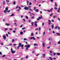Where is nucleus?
<instances>
[{"instance_id": "nucleus-1", "label": "nucleus", "mask_w": 60, "mask_h": 60, "mask_svg": "<svg viewBox=\"0 0 60 60\" xmlns=\"http://www.w3.org/2000/svg\"><path fill=\"white\" fill-rule=\"evenodd\" d=\"M29 8H31V6L29 5L28 7H25L24 8V9L25 10H28Z\"/></svg>"}, {"instance_id": "nucleus-2", "label": "nucleus", "mask_w": 60, "mask_h": 60, "mask_svg": "<svg viewBox=\"0 0 60 60\" xmlns=\"http://www.w3.org/2000/svg\"><path fill=\"white\" fill-rule=\"evenodd\" d=\"M30 46H31V45H25V48H26V50H28V48H30Z\"/></svg>"}, {"instance_id": "nucleus-3", "label": "nucleus", "mask_w": 60, "mask_h": 60, "mask_svg": "<svg viewBox=\"0 0 60 60\" xmlns=\"http://www.w3.org/2000/svg\"><path fill=\"white\" fill-rule=\"evenodd\" d=\"M11 53L13 54L16 53V51L14 50H13V49L12 48L11 49Z\"/></svg>"}, {"instance_id": "nucleus-4", "label": "nucleus", "mask_w": 60, "mask_h": 60, "mask_svg": "<svg viewBox=\"0 0 60 60\" xmlns=\"http://www.w3.org/2000/svg\"><path fill=\"white\" fill-rule=\"evenodd\" d=\"M3 37L4 38V40H5L6 39V35H3Z\"/></svg>"}, {"instance_id": "nucleus-5", "label": "nucleus", "mask_w": 60, "mask_h": 60, "mask_svg": "<svg viewBox=\"0 0 60 60\" xmlns=\"http://www.w3.org/2000/svg\"><path fill=\"white\" fill-rule=\"evenodd\" d=\"M30 39H33V40H35L36 38L34 37H31L30 38Z\"/></svg>"}, {"instance_id": "nucleus-6", "label": "nucleus", "mask_w": 60, "mask_h": 60, "mask_svg": "<svg viewBox=\"0 0 60 60\" xmlns=\"http://www.w3.org/2000/svg\"><path fill=\"white\" fill-rule=\"evenodd\" d=\"M19 45L18 46L17 49H19V47H21V43H20L19 44Z\"/></svg>"}, {"instance_id": "nucleus-7", "label": "nucleus", "mask_w": 60, "mask_h": 60, "mask_svg": "<svg viewBox=\"0 0 60 60\" xmlns=\"http://www.w3.org/2000/svg\"><path fill=\"white\" fill-rule=\"evenodd\" d=\"M5 10L6 11H8V7H6L5 8Z\"/></svg>"}, {"instance_id": "nucleus-8", "label": "nucleus", "mask_w": 60, "mask_h": 60, "mask_svg": "<svg viewBox=\"0 0 60 60\" xmlns=\"http://www.w3.org/2000/svg\"><path fill=\"white\" fill-rule=\"evenodd\" d=\"M45 43H44V42H43V47H44V48L45 47Z\"/></svg>"}, {"instance_id": "nucleus-9", "label": "nucleus", "mask_w": 60, "mask_h": 60, "mask_svg": "<svg viewBox=\"0 0 60 60\" xmlns=\"http://www.w3.org/2000/svg\"><path fill=\"white\" fill-rule=\"evenodd\" d=\"M60 8H59L58 9V10H57L58 12H59H59H60Z\"/></svg>"}, {"instance_id": "nucleus-10", "label": "nucleus", "mask_w": 60, "mask_h": 60, "mask_svg": "<svg viewBox=\"0 0 60 60\" xmlns=\"http://www.w3.org/2000/svg\"><path fill=\"white\" fill-rule=\"evenodd\" d=\"M6 25L7 26H9L10 25V24L9 23H7L6 24Z\"/></svg>"}, {"instance_id": "nucleus-11", "label": "nucleus", "mask_w": 60, "mask_h": 60, "mask_svg": "<svg viewBox=\"0 0 60 60\" xmlns=\"http://www.w3.org/2000/svg\"><path fill=\"white\" fill-rule=\"evenodd\" d=\"M42 56L43 57H45V54H43L42 55Z\"/></svg>"}, {"instance_id": "nucleus-12", "label": "nucleus", "mask_w": 60, "mask_h": 60, "mask_svg": "<svg viewBox=\"0 0 60 60\" xmlns=\"http://www.w3.org/2000/svg\"><path fill=\"white\" fill-rule=\"evenodd\" d=\"M52 26V29H54V24H52V26Z\"/></svg>"}, {"instance_id": "nucleus-13", "label": "nucleus", "mask_w": 60, "mask_h": 60, "mask_svg": "<svg viewBox=\"0 0 60 60\" xmlns=\"http://www.w3.org/2000/svg\"><path fill=\"white\" fill-rule=\"evenodd\" d=\"M34 35V34L33 33H32L30 34L31 36H33Z\"/></svg>"}, {"instance_id": "nucleus-14", "label": "nucleus", "mask_w": 60, "mask_h": 60, "mask_svg": "<svg viewBox=\"0 0 60 60\" xmlns=\"http://www.w3.org/2000/svg\"><path fill=\"white\" fill-rule=\"evenodd\" d=\"M15 15L14 14H12L10 15V17H12V16H13Z\"/></svg>"}, {"instance_id": "nucleus-15", "label": "nucleus", "mask_w": 60, "mask_h": 60, "mask_svg": "<svg viewBox=\"0 0 60 60\" xmlns=\"http://www.w3.org/2000/svg\"><path fill=\"white\" fill-rule=\"evenodd\" d=\"M26 2L27 3V5H28L29 3V1L27 0L26 1Z\"/></svg>"}, {"instance_id": "nucleus-16", "label": "nucleus", "mask_w": 60, "mask_h": 60, "mask_svg": "<svg viewBox=\"0 0 60 60\" xmlns=\"http://www.w3.org/2000/svg\"><path fill=\"white\" fill-rule=\"evenodd\" d=\"M53 15V13H51V14L50 15V16L51 17H52V15Z\"/></svg>"}, {"instance_id": "nucleus-17", "label": "nucleus", "mask_w": 60, "mask_h": 60, "mask_svg": "<svg viewBox=\"0 0 60 60\" xmlns=\"http://www.w3.org/2000/svg\"><path fill=\"white\" fill-rule=\"evenodd\" d=\"M29 11H33V10H32V9H31V8H30L29 9Z\"/></svg>"}, {"instance_id": "nucleus-18", "label": "nucleus", "mask_w": 60, "mask_h": 60, "mask_svg": "<svg viewBox=\"0 0 60 60\" xmlns=\"http://www.w3.org/2000/svg\"><path fill=\"white\" fill-rule=\"evenodd\" d=\"M14 26H17V24H16V23H14Z\"/></svg>"}, {"instance_id": "nucleus-19", "label": "nucleus", "mask_w": 60, "mask_h": 60, "mask_svg": "<svg viewBox=\"0 0 60 60\" xmlns=\"http://www.w3.org/2000/svg\"><path fill=\"white\" fill-rule=\"evenodd\" d=\"M15 41V39H13L12 40V43H13V42H14Z\"/></svg>"}, {"instance_id": "nucleus-20", "label": "nucleus", "mask_w": 60, "mask_h": 60, "mask_svg": "<svg viewBox=\"0 0 60 60\" xmlns=\"http://www.w3.org/2000/svg\"><path fill=\"white\" fill-rule=\"evenodd\" d=\"M39 19H41V18H42V16L41 15V17L39 16Z\"/></svg>"}, {"instance_id": "nucleus-21", "label": "nucleus", "mask_w": 60, "mask_h": 60, "mask_svg": "<svg viewBox=\"0 0 60 60\" xmlns=\"http://www.w3.org/2000/svg\"><path fill=\"white\" fill-rule=\"evenodd\" d=\"M6 0V2L7 3H9L10 2L9 0Z\"/></svg>"}, {"instance_id": "nucleus-22", "label": "nucleus", "mask_w": 60, "mask_h": 60, "mask_svg": "<svg viewBox=\"0 0 60 60\" xmlns=\"http://www.w3.org/2000/svg\"><path fill=\"white\" fill-rule=\"evenodd\" d=\"M35 11L36 12H38V11H39V10H38V9H37L36 10H35Z\"/></svg>"}, {"instance_id": "nucleus-23", "label": "nucleus", "mask_w": 60, "mask_h": 60, "mask_svg": "<svg viewBox=\"0 0 60 60\" xmlns=\"http://www.w3.org/2000/svg\"><path fill=\"white\" fill-rule=\"evenodd\" d=\"M20 34H23V32H20Z\"/></svg>"}, {"instance_id": "nucleus-24", "label": "nucleus", "mask_w": 60, "mask_h": 60, "mask_svg": "<svg viewBox=\"0 0 60 60\" xmlns=\"http://www.w3.org/2000/svg\"><path fill=\"white\" fill-rule=\"evenodd\" d=\"M34 46H38V45L37 44H36V43L34 44Z\"/></svg>"}, {"instance_id": "nucleus-25", "label": "nucleus", "mask_w": 60, "mask_h": 60, "mask_svg": "<svg viewBox=\"0 0 60 60\" xmlns=\"http://www.w3.org/2000/svg\"><path fill=\"white\" fill-rule=\"evenodd\" d=\"M54 9L55 10H57V8L56 7H55L54 8Z\"/></svg>"}, {"instance_id": "nucleus-26", "label": "nucleus", "mask_w": 60, "mask_h": 60, "mask_svg": "<svg viewBox=\"0 0 60 60\" xmlns=\"http://www.w3.org/2000/svg\"><path fill=\"white\" fill-rule=\"evenodd\" d=\"M56 55V53L55 52H54L53 53L54 56H55V55Z\"/></svg>"}, {"instance_id": "nucleus-27", "label": "nucleus", "mask_w": 60, "mask_h": 60, "mask_svg": "<svg viewBox=\"0 0 60 60\" xmlns=\"http://www.w3.org/2000/svg\"><path fill=\"white\" fill-rule=\"evenodd\" d=\"M22 20H23L24 22H26V20H25V19H22Z\"/></svg>"}, {"instance_id": "nucleus-28", "label": "nucleus", "mask_w": 60, "mask_h": 60, "mask_svg": "<svg viewBox=\"0 0 60 60\" xmlns=\"http://www.w3.org/2000/svg\"><path fill=\"white\" fill-rule=\"evenodd\" d=\"M26 16V19H28V17L27 16Z\"/></svg>"}, {"instance_id": "nucleus-29", "label": "nucleus", "mask_w": 60, "mask_h": 60, "mask_svg": "<svg viewBox=\"0 0 60 60\" xmlns=\"http://www.w3.org/2000/svg\"><path fill=\"white\" fill-rule=\"evenodd\" d=\"M36 26V27H37V24L36 23H35L34 24Z\"/></svg>"}, {"instance_id": "nucleus-30", "label": "nucleus", "mask_w": 60, "mask_h": 60, "mask_svg": "<svg viewBox=\"0 0 60 60\" xmlns=\"http://www.w3.org/2000/svg\"><path fill=\"white\" fill-rule=\"evenodd\" d=\"M55 6H56V7H57V4H56V3H55Z\"/></svg>"}, {"instance_id": "nucleus-31", "label": "nucleus", "mask_w": 60, "mask_h": 60, "mask_svg": "<svg viewBox=\"0 0 60 60\" xmlns=\"http://www.w3.org/2000/svg\"><path fill=\"white\" fill-rule=\"evenodd\" d=\"M56 34L57 35H59V33H56Z\"/></svg>"}, {"instance_id": "nucleus-32", "label": "nucleus", "mask_w": 60, "mask_h": 60, "mask_svg": "<svg viewBox=\"0 0 60 60\" xmlns=\"http://www.w3.org/2000/svg\"><path fill=\"white\" fill-rule=\"evenodd\" d=\"M56 17V16H53V18H54V19H55V18Z\"/></svg>"}, {"instance_id": "nucleus-33", "label": "nucleus", "mask_w": 60, "mask_h": 60, "mask_svg": "<svg viewBox=\"0 0 60 60\" xmlns=\"http://www.w3.org/2000/svg\"><path fill=\"white\" fill-rule=\"evenodd\" d=\"M58 27V26H56L55 27V29H57V28Z\"/></svg>"}, {"instance_id": "nucleus-34", "label": "nucleus", "mask_w": 60, "mask_h": 60, "mask_svg": "<svg viewBox=\"0 0 60 60\" xmlns=\"http://www.w3.org/2000/svg\"><path fill=\"white\" fill-rule=\"evenodd\" d=\"M18 8H19V9H21V7H20V6H19L18 7Z\"/></svg>"}, {"instance_id": "nucleus-35", "label": "nucleus", "mask_w": 60, "mask_h": 60, "mask_svg": "<svg viewBox=\"0 0 60 60\" xmlns=\"http://www.w3.org/2000/svg\"><path fill=\"white\" fill-rule=\"evenodd\" d=\"M53 10V8H52L51 9V10H50V11L51 12L52 11V10Z\"/></svg>"}, {"instance_id": "nucleus-36", "label": "nucleus", "mask_w": 60, "mask_h": 60, "mask_svg": "<svg viewBox=\"0 0 60 60\" xmlns=\"http://www.w3.org/2000/svg\"><path fill=\"white\" fill-rule=\"evenodd\" d=\"M60 53H57V55H58V56H60Z\"/></svg>"}, {"instance_id": "nucleus-37", "label": "nucleus", "mask_w": 60, "mask_h": 60, "mask_svg": "<svg viewBox=\"0 0 60 60\" xmlns=\"http://www.w3.org/2000/svg\"><path fill=\"white\" fill-rule=\"evenodd\" d=\"M5 56H6V55H4L2 56L3 57H5Z\"/></svg>"}, {"instance_id": "nucleus-38", "label": "nucleus", "mask_w": 60, "mask_h": 60, "mask_svg": "<svg viewBox=\"0 0 60 60\" xmlns=\"http://www.w3.org/2000/svg\"><path fill=\"white\" fill-rule=\"evenodd\" d=\"M15 4H16V2L15 1L13 3V4L15 5Z\"/></svg>"}, {"instance_id": "nucleus-39", "label": "nucleus", "mask_w": 60, "mask_h": 60, "mask_svg": "<svg viewBox=\"0 0 60 60\" xmlns=\"http://www.w3.org/2000/svg\"><path fill=\"white\" fill-rule=\"evenodd\" d=\"M28 56H26V59H28Z\"/></svg>"}, {"instance_id": "nucleus-40", "label": "nucleus", "mask_w": 60, "mask_h": 60, "mask_svg": "<svg viewBox=\"0 0 60 60\" xmlns=\"http://www.w3.org/2000/svg\"><path fill=\"white\" fill-rule=\"evenodd\" d=\"M16 45H17V44H13V46H16Z\"/></svg>"}, {"instance_id": "nucleus-41", "label": "nucleus", "mask_w": 60, "mask_h": 60, "mask_svg": "<svg viewBox=\"0 0 60 60\" xmlns=\"http://www.w3.org/2000/svg\"><path fill=\"white\" fill-rule=\"evenodd\" d=\"M8 30V29L6 28H5V31H6V30Z\"/></svg>"}, {"instance_id": "nucleus-42", "label": "nucleus", "mask_w": 60, "mask_h": 60, "mask_svg": "<svg viewBox=\"0 0 60 60\" xmlns=\"http://www.w3.org/2000/svg\"><path fill=\"white\" fill-rule=\"evenodd\" d=\"M47 11H48V12H50V10H47Z\"/></svg>"}, {"instance_id": "nucleus-43", "label": "nucleus", "mask_w": 60, "mask_h": 60, "mask_svg": "<svg viewBox=\"0 0 60 60\" xmlns=\"http://www.w3.org/2000/svg\"><path fill=\"white\" fill-rule=\"evenodd\" d=\"M3 3L4 4V5H5V1H3Z\"/></svg>"}, {"instance_id": "nucleus-44", "label": "nucleus", "mask_w": 60, "mask_h": 60, "mask_svg": "<svg viewBox=\"0 0 60 60\" xmlns=\"http://www.w3.org/2000/svg\"><path fill=\"white\" fill-rule=\"evenodd\" d=\"M31 18L32 19H34V18H35V17H31Z\"/></svg>"}, {"instance_id": "nucleus-45", "label": "nucleus", "mask_w": 60, "mask_h": 60, "mask_svg": "<svg viewBox=\"0 0 60 60\" xmlns=\"http://www.w3.org/2000/svg\"><path fill=\"white\" fill-rule=\"evenodd\" d=\"M31 4H32V3H31V2H30L29 4V5H31Z\"/></svg>"}, {"instance_id": "nucleus-46", "label": "nucleus", "mask_w": 60, "mask_h": 60, "mask_svg": "<svg viewBox=\"0 0 60 60\" xmlns=\"http://www.w3.org/2000/svg\"><path fill=\"white\" fill-rule=\"evenodd\" d=\"M50 46H49L47 47V49H50Z\"/></svg>"}, {"instance_id": "nucleus-47", "label": "nucleus", "mask_w": 60, "mask_h": 60, "mask_svg": "<svg viewBox=\"0 0 60 60\" xmlns=\"http://www.w3.org/2000/svg\"><path fill=\"white\" fill-rule=\"evenodd\" d=\"M21 46L22 47H24V45H21Z\"/></svg>"}, {"instance_id": "nucleus-48", "label": "nucleus", "mask_w": 60, "mask_h": 60, "mask_svg": "<svg viewBox=\"0 0 60 60\" xmlns=\"http://www.w3.org/2000/svg\"><path fill=\"white\" fill-rule=\"evenodd\" d=\"M7 12H10V11H11L10 10H9V11H6Z\"/></svg>"}, {"instance_id": "nucleus-49", "label": "nucleus", "mask_w": 60, "mask_h": 60, "mask_svg": "<svg viewBox=\"0 0 60 60\" xmlns=\"http://www.w3.org/2000/svg\"><path fill=\"white\" fill-rule=\"evenodd\" d=\"M58 43L59 44H60V41H59V42H58Z\"/></svg>"}, {"instance_id": "nucleus-50", "label": "nucleus", "mask_w": 60, "mask_h": 60, "mask_svg": "<svg viewBox=\"0 0 60 60\" xmlns=\"http://www.w3.org/2000/svg\"><path fill=\"white\" fill-rule=\"evenodd\" d=\"M25 27L23 28H22V30H24V29H25Z\"/></svg>"}, {"instance_id": "nucleus-51", "label": "nucleus", "mask_w": 60, "mask_h": 60, "mask_svg": "<svg viewBox=\"0 0 60 60\" xmlns=\"http://www.w3.org/2000/svg\"><path fill=\"white\" fill-rule=\"evenodd\" d=\"M13 33H16V31L15 30H13Z\"/></svg>"}, {"instance_id": "nucleus-52", "label": "nucleus", "mask_w": 60, "mask_h": 60, "mask_svg": "<svg viewBox=\"0 0 60 60\" xmlns=\"http://www.w3.org/2000/svg\"><path fill=\"white\" fill-rule=\"evenodd\" d=\"M50 1L51 2H53V0H50Z\"/></svg>"}, {"instance_id": "nucleus-53", "label": "nucleus", "mask_w": 60, "mask_h": 60, "mask_svg": "<svg viewBox=\"0 0 60 60\" xmlns=\"http://www.w3.org/2000/svg\"><path fill=\"white\" fill-rule=\"evenodd\" d=\"M4 13H6V10H4Z\"/></svg>"}, {"instance_id": "nucleus-54", "label": "nucleus", "mask_w": 60, "mask_h": 60, "mask_svg": "<svg viewBox=\"0 0 60 60\" xmlns=\"http://www.w3.org/2000/svg\"><path fill=\"white\" fill-rule=\"evenodd\" d=\"M58 28L59 30V29H60V27L59 26H58Z\"/></svg>"}, {"instance_id": "nucleus-55", "label": "nucleus", "mask_w": 60, "mask_h": 60, "mask_svg": "<svg viewBox=\"0 0 60 60\" xmlns=\"http://www.w3.org/2000/svg\"><path fill=\"white\" fill-rule=\"evenodd\" d=\"M48 21H49V22H51V21L49 19L48 20Z\"/></svg>"}, {"instance_id": "nucleus-56", "label": "nucleus", "mask_w": 60, "mask_h": 60, "mask_svg": "<svg viewBox=\"0 0 60 60\" xmlns=\"http://www.w3.org/2000/svg\"><path fill=\"white\" fill-rule=\"evenodd\" d=\"M44 23H42V26H44Z\"/></svg>"}, {"instance_id": "nucleus-57", "label": "nucleus", "mask_w": 60, "mask_h": 60, "mask_svg": "<svg viewBox=\"0 0 60 60\" xmlns=\"http://www.w3.org/2000/svg\"><path fill=\"white\" fill-rule=\"evenodd\" d=\"M52 33L53 34H55V32L54 31H53Z\"/></svg>"}, {"instance_id": "nucleus-58", "label": "nucleus", "mask_w": 60, "mask_h": 60, "mask_svg": "<svg viewBox=\"0 0 60 60\" xmlns=\"http://www.w3.org/2000/svg\"><path fill=\"white\" fill-rule=\"evenodd\" d=\"M34 10H35L36 9V8L35 7H34Z\"/></svg>"}, {"instance_id": "nucleus-59", "label": "nucleus", "mask_w": 60, "mask_h": 60, "mask_svg": "<svg viewBox=\"0 0 60 60\" xmlns=\"http://www.w3.org/2000/svg\"><path fill=\"white\" fill-rule=\"evenodd\" d=\"M51 24V22H49V25H50V24Z\"/></svg>"}, {"instance_id": "nucleus-60", "label": "nucleus", "mask_w": 60, "mask_h": 60, "mask_svg": "<svg viewBox=\"0 0 60 60\" xmlns=\"http://www.w3.org/2000/svg\"><path fill=\"white\" fill-rule=\"evenodd\" d=\"M0 55H2V53L1 52H0Z\"/></svg>"}, {"instance_id": "nucleus-61", "label": "nucleus", "mask_w": 60, "mask_h": 60, "mask_svg": "<svg viewBox=\"0 0 60 60\" xmlns=\"http://www.w3.org/2000/svg\"><path fill=\"white\" fill-rule=\"evenodd\" d=\"M34 23L33 22H32L31 23V24L32 25V26H33V24H34Z\"/></svg>"}, {"instance_id": "nucleus-62", "label": "nucleus", "mask_w": 60, "mask_h": 60, "mask_svg": "<svg viewBox=\"0 0 60 60\" xmlns=\"http://www.w3.org/2000/svg\"><path fill=\"white\" fill-rule=\"evenodd\" d=\"M53 59L54 60H56V58H53Z\"/></svg>"}, {"instance_id": "nucleus-63", "label": "nucleus", "mask_w": 60, "mask_h": 60, "mask_svg": "<svg viewBox=\"0 0 60 60\" xmlns=\"http://www.w3.org/2000/svg\"><path fill=\"white\" fill-rule=\"evenodd\" d=\"M14 21L15 22H17V21H16V20H14Z\"/></svg>"}, {"instance_id": "nucleus-64", "label": "nucleus", "mask_w": 60, "mask_h": 60, "mask_svg": "<svg viewBox=\"0 0 60 60\" xmlns=\"http://www.w3.org/2000/svg\"><path fill=\"white\" fill-rule=\"evenodd\" d=\"M58 19L59 20V21H60V19H59V18H58Z\"/></svg>"}]
</instances>
